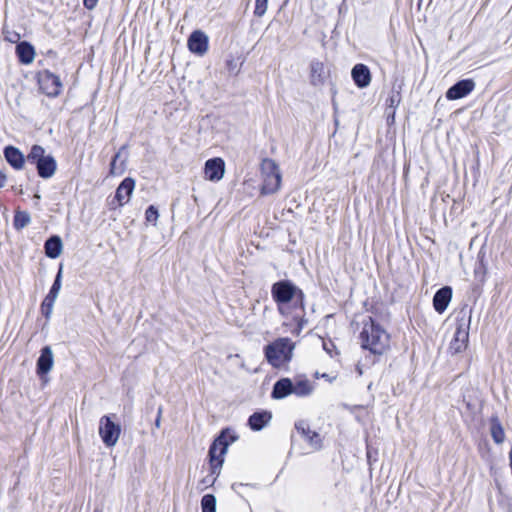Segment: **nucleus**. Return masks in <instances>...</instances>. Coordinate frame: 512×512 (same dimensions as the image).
Wrapping results in <instances>:
<instances>
[{"mask_svg": "<svg viewBox=\"0 0 512 512\" xmlns=\"http://www.w3.org/2000/svg\"><path fill=\"white\" fill-rule=\"evenodd\" d=\"M271 296L277 305L278 312L285 315V305L292 303L294 309L305 310V294L292 281L279 280L271 286Z\"/></svg>", "mask_w": 512, "mask_h": 512, "instance_id": "1", "label": "nucleus"}, {"mask_svg": "<svg viewBox=\"0 0 512 512\" xmlns=\"http://www.w3.org/2000/svg\"><path fill=\"white\" fill-rule=\"evenodd\" d=\"M360 340L362 348L375 355H381L389 346V335L372 317L363 322Z\"/></svg>", "mask_w": 512, "mask_h": 512, "instance_id": "2", "label": "nucleus"}, {"mask_svg": "<svg viewBox=\"0 0 512 512\" xmlns=\"http://www.w3.org/2000/svg\"><path fill=\"white\" fill-rule=\"evenodd\" d=\"M228 434L229 429H223L209 448L210 476L212 477H217L220 474V468L224 463L223 456L227 452L229 444L237 440V436L230 435V441H228Z\"/></svg>", "mask_w": 512, "mask_h": 512, "instance_id": "3", "label": "nucleus"}, {"mask_svg": "<svg viewBox=\"0 0 512 512\" xmlns=\"http://www.w3.org/2000/svg\"><path fill=\"white\" fill-rule=\"evenodd\" d=\"M28 163L35 165L38 175L43 179L51 178L57 169V162L52 155H45V149L33 145L26 157Z\"/></svg>", "mask_w": 512, "mask_h": 512, "instance_id": "4", "label": "nucleus"}, {"mask_svg": "<svg viewBox=\"0 0 512 512\" xmlns=\"http://www.w3.org/2000/svg\"><path fill=\"white\" fill-rule=\"evenodd\" d=\"M263 183L260 189L261 195L276 193L281 186L282 175L278 164L271 158H264L260 165Z\"/></svg>", "mask_w": 512, "mask_h": 512, "instance_id": "5", "label": "nucleus"}, {"mask_svg": "<svg viewBox=\"0 0 512 512\" xmlns=\"http://www.w3.org/2000/svg\"><path fill=\"white\" fill-rule=\"evenodd\" d=\"M293 344L289 338H279L265 346V357L274 367H279L283 361L290 360Z\"/></svg>", "mask_w": 512, "mask_h": 512, "instance_id": "6", "label": "nucleus"}, {"mask_svg": "<svg viewBox=\"0 0 512 512\" xmlns=\"http://www.w3.org/2000/svg\"><path fill=\"white\" fill-rule=\"evenodd\" d=\"M112 418H116V415H104L99 420V435L106 447L115 446L121 434L120 424Z\"/></svg>", "mask_w": 512, "mask_h": 512, "instance_id": "7", "label": "nucleus"}, {"mask_svg": "<svg viewBox=\"0 0 512 512\" xmlns=\"http://www.w3.org/2000/svg\"><path fill=\"white\" fill-rule=\"evenodd\" d=\"M470 322L471 316H469L468 319L461 317L457 320L456 330L449 346V350L452 354H458L467 348Z\"/></svg>", "mask_w": 512, "mask_h": 512, "instance_id": "8", "label": "nucleus"}, {"mask_svg": "<svg viewBox=\"0 0 512 512\" xmlns=\"http://www.w3.org/2000/svg\"><path fill=\"white\" fill-rule=\"evenodd\" d=\"M38 83L42 92L48 97H57L61 93L62 83L60 78L48 70L40 73Z\"/></svg>", "mask_w": 512, "mask_h": 512, "instance_id": "9", "label": "nucleus"}, {"mask_svg": "<svg viewBox=\"0 0 512 512\" xmlns=\"http://www.w3.org/2000/svg\"><path fill=\"white\" fill-rule=\"evenodd\" d=\"M208 43V36L204 32L196 30L190 34L187 44L192 53L202 56L208 50Z\"/></svg>", "mask_w": 512, "mask_h": 512, "instance_id": "10", "label": "nucleus"}, {"mask_svg": "<svg viewBox=\"0 0 512 512\" xmlns=\"http://www.w3.org/2000/svg\"><path fill=\"white\" fill-rule=\"evenodd\" d=\"M475 87V83L472 79H463L452 85L446 92V98L448 100L461 99L470 94Z\"/></svg>", "mask_w": 512, "mask_h": 512, "instance_id": "11", "label": "nucleus"}, {"mask_svg": "<svg viewBox=\"0 0 512 512\" xmlns=\"http://www.w3.org/2000/svg\"><path fill=\"white\" fill-rule=\"evenodd\" d=\"M54 364L53 352L50 346H44L36 362V373L43 378L52 369Z\"/></svg>", "mask_w": 512, "mask_h": 512, "instance_id": "12", "label": "nucleus"}, {"mask_svg": "<svg viewBox=\"0 0 512 512\" xmlns=\"http://www.w3.org/2000/svg\"><path fill=\"white\" fill-rule=\"evenodd\" d=\"M205 176L210 181H219L225 173V162L222 158H211L206 161L204 168Z\"/></svg>", "mask_w": 512, "mask_h": 512, "instance_id": "13", "label": "nucleus"}, {"mask_svg": "<svg viewBox=\"0 0 512 512\" xmlns=\"http://www.w3.org/2000/svg\"><path fill=\"white\" fill-rule=\"evenodd\" d=\"M295 428L313 449L320 450L322 448L320 435L315 431H311L309 425L305 421L301 420L296 422Z\"/></svg>", "mask_w": 512, "mask_h": 512, "instance_id": "14", "label": "nucleus"}, {"mask_svg": "<svg viewBox=\"0 0 512 512\" xmlns=\"http://www.w3.org/2000/svg\"><path fill=\"white\" fill-rule=\"evenodd\" d=\"M294 383L290 378L284 377L277 380L271 391V398L281 400L293 394Z\"/></svg>", "mask_w": 512, "mask_h": 512, "instance_id": "15", "label": "nucleus"}, {"mask_svg": "<svg viewBox=\"0 0 512 512\" xmlns=\"http://www.w3.org/2000/svg\"><path fill=\"white\" fill-rule=\"evenodd\" d=\"M452 299V288L444 286L436 291L433 296V307L436 312L442 314L448 307Z\"/></svg>", "mask_w": 512, "mask_h": 512, "instance_id": "16", "label": "nucleus"}, {"mask_svg": "<svg viewBox=\"0 0 512 512\" xmlns=\"http://www.w3.org/2000/svg\"><path fill=\"white\" fill-rule=\"evenodd\" d=\"M135 188V180L131 177L125 178L117 187L115 192V199L119 206L126 204L133 193Z\"/></svg>", "mask_w": 512, "mask_h": 512, "instance_id": "17", "label": "nucleus"}, {"mask_svg": "<svg viewBox=\"0 0 512 512\" xmlns=\"http://www.w3.org/2000/svg\"><path fill=\"white\" fill-rule=\"evenodd\" d=\"M352 79L358 88H365L371 82V72L365 64H356L351 71Z\"/></svg>", "mask_w": 512, "mask_h": 512, "instance_id": "18", "label": "nucleus"}, {"mask_svg": "<svg viewBox=\"0 0 512 512\" xmlns=\"http://www.w3.org/2000/svg\"><path fill=\"white\" fill-rule=\"evenodd\" d=\"M3 153L6 161L12 168L15 170H20L23 168L25 157L18 148L9 145L4 148Z\"/></svg>", "mask_w": 512, "mask_h": 512, "instance_id": "19", "label": "nucleus"}, {"mask_svg": "<svg viewBox=\"0 0 512 512\" xmlns=\"http://www.w3.org/2000/svg\"><path fill=\"white\" fill-rule=\"evenodd\" d=\"M272 419V413L266 410L254 412L248 418V426L253 431L262 430Z\"/></svg>", "mask_w": 512, "mask_h": 512, "instance_id": "20", "label": "nucleus"}, {"mask_svg": "<svg viewBox=\"0 0 512 512\" xmlns=\"http://www.w3.org/2000/svg\"><path fill=\"white\" fill-rule=\"evenodd\" d=\"M63 248V243L58 235L50 236L44 243L45 255L48 258L55 259L60 256Z\"/></svg>", "mask_w": 512, "mask_h": 512, "instance_id": "21", "label": "nucleus"}, {"mask_svg": "<svg viewBox=\"0 0 512 512\" xmlns=\"http://www.w3.org/2000/svg\"><path fill=\"white\" fill-rule=\"evenodd\" d=\"M16 54L22 64H30L35 57L34 47L27 41L19 42L16 46Z\"/></svg>", "mask_w": 512, "mask_h": 512, "instance_id": "22", "label": "nucleus"}, {"mask_svg": "<svg viewBox=\"0 0 512 512\" xmlns=\"http://www.w3.org/2000/svg\"><path fill=\"white\" fill-rule=\"evenodd\" d=\"M490 434L493 441L496 444H502L505 440L504 428L498 418V416H492L490 418Z\"/></svg>", "mask_w": 512, "mask_h": 512, "instance_id": "23", "label": "nucleus"}, {"mask_svg": "<svg viewBox=\"0 0 512 512\" xmlns=\"http://www.w3.org/2000/svg\"><path fill=\"white\" fill-rule=\"evenodd\" d=\"M487 275V264L485 262V254L479 252L477 262L474 267V277L477 282L484 284Z\"/></svg>", "mask_w": 512, "mask_h": 512, "instance_id": "24", "label": "nucleus"}, {"mask_svg": "<svg viewBox=\"0 0 512 512\" xmlns=\"http://www.w3.org/2000/svg\"><path fill=\"white\" fill-rule=\"evenodd\" d=\"M310 77H311V83L313 85H319L324 82V65L322 62L318 60H313L310 64Z\"/></svg>", "mask_w": 512, "mask_h": 512, "instance_id": "25", "label": "nucleus"}, {"mask_svg": "<svg viewBox=\"0 0 512 512\" xmlns=\"http://www.w3.org/2000/svg\"><path fill=\"white\" fill-rule=\"evenodd\" d=\"M314 390L313 385L308 379L298 380L294 383L293 394L298 397L309 396Z\"/></svg>", "mask_w": 512, "mask_h": 512, "instance_id": "26", "label": "nucleus"}, {"mask_svg": "<svg viewBox=\"0 0 512 512\" xmlns=\"http://www.w3.org/2000/svg\"><path fill=\"white\" fill-rule=\"evenodd\" d=\"M61 281H62V266H60L59 271L54 279V282L49 290V293L46 295L47 298H50V299L56 301L59 291L61 289Z\"/></svg>", "mask_w": 512, "mask_h": 512, "instance_id": "27", "label": "nucleus"}, {"mask_svg": "<svg viewBox=\"0 0 512 512\" xmlns=\"http://www.w3.org/2000/svg\"><path fill=\"white\" fill-rule=\"evenodd\" d=\"M216 502L213 494H205L201 499L202 512H216Z\"/></svg>", "mask_w": 512, "mask_h": 512, "instance_id": "28", "label": "nucleus"}, {"mask_svg": "<svg viewBox=\"0 0 512 512\" xmlns=\"http://www.w3.org/2000/svg\"><path fill=\"white\" fill-rule=\"evenodd\" d=\"M30 215L25 211H18L14 216V227L20 230L30 223Z\"/></svg>", "mask_w": 512, "mask_h": 512, "instance_id": "29", "label": "nucleus"}, {"mask_svg": "<svg viewBox=\"0 0 512 512\" xmlns=\"http://www.w3.org/2000/svg\"><path fill=\"white\" fill-rule=\"evenodd\" d=\"M126 159H127V157H125L119 165L117 164L115 159H112L111 163H110L109 174L113 175V176L122 175L126 168V166H125Z\"/></svg>", "mask_w": 512, "mask_h": 512, "instance_id": "30", "label": "nucleus"}, {"mask_svg": "<svg viewBox=\"0 0 512 512\" xmlns=\"http://www.w3.org/2000/svg\"><path fill=\"white\" fill-rule=\"evenodd\" d=\"M387 106L391 109H396L401 102V94L399 91H392L391 95L386 100ZM392 118H394V111L392 112Z\"/></svg>", "mask_w": 512, "mask_h": 512, "instance_id": "31", "label": "nucleus"}, {"mask_svg": "<svg viewBox=\"0 0 512 512\" xmlns=\"http://www.w3.org/2000/svg\"><path fill=\"white\" fill-rule=\"evenodd\" d=\"M55 300L45 297L41 304V313L46 318L49 319L54 306Z\"/></svg>", "mask_w": 512, "mask_h": 512, "instance_id": "32", "label": "nucleus"}, {"mask_svg": "<svg viewBox=\"0 0 512 512\" xmlns=\"http://www.w3.org/2000/svg\"><path fill=\"white\" fill-rule=\"evenodd\" d=\"M158 217H159L158 209L154 205L148 206V208L145 211V219H146V221L148 223L156 225Z\"/></svg>", "mask_w": 512, "mask_h": 512, "instance_id": "33", "label": "nucleus"}, {"mask_svg": "<svg viewBox=\"0 0 512 512\" xmlns=\"http://www.w3.org/2000/svg\"><path fill=\"white\" fill-rule=\"evenodd\" d=\"M268 0H255L254 14L257 17H262L267 10Z\"/></svg>", "mask_w": 512, "mask_h": 512, "instance_id": "34", "label": "nucleus"}, {"mask_svg": "<svg viewBox=\"0 0 512 512\" xmlns=\"http://www.w3.org/2000/svg\"><path fill=\"white\" fill-rule=\"evenodd\" d=\"M98 0H83L84 7L88 10H92L96 7Z\"/></svg>", "mask_w": 512, "mask_h": 512, "instance_id": "35", "label": "nucleus"}, {"mask_svg": "<svg viewBox=\"0 0 512 512\" xmlns=\"http://www.w3.org/2000/svg\"><path fill=\"white\" fill-rule=\"evenodd\" d=\"M215 480H216V477H212V476L208 475L205 478H203L201 482L206 487H208V486H212L214 484Z\"/></svg>", "mask_w": 512, "mask_h": 512, "instance_id": "36", "label": "nucleus"}, {"mask_svg": "<svg viewBox=\"0 0 512 512\" xmlns=\"http://www.w3.org/2000/svg\"><path fill=\"white\" fill-rule=\"evenodd\" d=\"M127 148H128V145H127V144H125V145L121 146V148L119 149V151H118V152L113 156V158H112V159H115V161L117 162V161H118V159L121 157L122 153H123L125 150H127Z\"/></svg>", "mask_w": 512, "mask_h": 512, "instance_id": "37", "label": "nucleus"}, {"mask_svg": "<svg viewBox=\"0 0 512 512\" xmlns=\"http://www.w3.org/2000/svg\"><path fill=\"white\" fill-rule=\"evenodd\" d=\"M5 39L11 43H16L20 39V35L17 33H13L10 36H6Z\"/></svg>", "mask_w": 512, "mask_h": 512, "instance_id": "38", "label": "nucleus"}, {"mask_svg": "<svg viewBox=\"0 0 512 512\" xmlns=\"http://www.w3.org/2000/svg\"><path fill=\"white\" fill-rule=\"evenodd\" d=\"M161 415H162V407H159L158 412H157V418L155 419V426L157 428H159L160 424H161Z\"/></svg>", "mask_w": 512, "mask_h": 512, "instance_id": "39", "label": "nucleus"}, {"mask_svg": "<svg viewBox=\"0 0 512 512\" xmlns=\"http://www.w3.org/2000/svg\"><path fill=\"white\" fill-rule=\"evenodd\" d=\"M304 323H306V320L302 317V318L300 319V322L298 323L299 328H302V327H303V325H304Z\"/></svg>", "mask_w": 512, "mask_h": 512, "instance_id": "40", "label": "nucleus"}, {"mask_svg": "<svg viewBox=\"0 0 512 512\" xmlns=\"http://www.w3.org/2000/svg\"><path fill=\"white\" fill-rule=\"evenodd\" d=\"M510 466H512V449L509 452Z\"/></svg>", "mask_w": 512, "mask_h": 512, "instance_id": "41", "label": "nucleus"}, {"mask_svg": "<svg viewBox=\"0 0 512 512\" xmlns=\"http://www.w3.org/2000/svg\"><path fill=\"white\" fill-rule=\"evenodd\" d=\"M324 349H325V350H327V351L330 353V351H329L330 346H326V344H325V343H324Z\"/></svg>", "mask_w": 512, "mask_h": 512, "instance_id": "42", "label": "nucleus"}, {"mask_svg": "<svg viewBox=\"0 0 512 512\" xmlns=\"http://www.w3.org/2000/svg\"><path fill=\"white\" fill-rule=\"evenodd\" d=\"M324 349H325V350H327V351L330 353V351H329L330 346H326V344H325V343H324Z\"/></svg>", "mask_w": 512, "mask_h": 512, "instance_id": "43", "label": "nucleus"}, {"mask_svg": "<svg viewBox=\"0 0 512 512\" xmlns=\"http://www.w3.org/2000/svg\"><path fill=\"white\" fill-rule=\"evenodd\" d=\"M367 458H368V460H370V458H371V453L369 450L367 451Z\"/></svg>", "mask_w": 512, "mask_h": 512, "instance_id": "44", "label": "nucleus"}, {"mask_svg": "<svg viewBox=\"0 0 512 512\" xmlns=\"http://www.w3.org/2000/svg\"><path fill=\"white\" fill-rule=\"evenodd\" d=\"M93 512H102V510L96 508V509H94Z\"/></svg>", "mask_w": 512, "mask_h": 512, "instance_id": "45", "label": "nucleus"}, {"mask_svg": "<svg viewBox=\"0 0 512 512\" xmlns=\"http://www.w3.org/2000/svg\"><path fill=\"white\" fill-rule=\"evenodd\" d=\"M1 179L3 181L5 179V175L2 174Z\"/></svg>", "mask_w": 512, "mask_h": 512, "instance_id": "46", "label": "nucleus"}]
</instances>
